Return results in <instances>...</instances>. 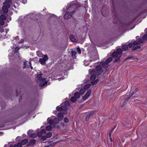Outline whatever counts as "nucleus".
<instances>
[{
    "label": "nucleus",
    "instance_id": "nucleus-17",
    "mask_svg": "<svg viewBox=\"0 0 147 147\" xmlns=\"http://www.w3.org/2000/svg\"><path fill=\"white\" fill-rule=\"evenodd\" d=\"M112 60V58L111 57H109V58H108L105 61V63H106L108 64Z\"/></svg>",
    "mask_w": 147,
    "mask_h": 147
},
{
    "label": "nucleus",
    "instance_id": "nucleus-20",
    "mask_svg": "<svg viewBox=\"0 0 147 147\" xmlns=\"http://www.w3.org/2000/svg\"><path fill=\"white\" fill-rule=\"evenodd\" d=\"M52 135V134L50 132H49L47 133L46 134V136L47 138H50Z\"/></svg>",
    "mask_w": 147,
    "mask_h": 147
},
{
    "label": "nucleus",
    "instance_id": "nucleus-36",
    "mask_svg": "<svg viewBox=\"0 0 147 147\" xmlns=\"http://www.w3.org/2000/svg\"><path fill=\"white\" fill-rule=\"evenodd\" d=\"M141 47L139 46H137L135 47L134 49H132V50L134 51L138 49H140Z\"/></svg>",
    "mask_w": 147,
    "mask_h": 147
},
{
    "label": "nucleus",
    "instance_id": "nucleus-1",
    "mask_svg": "<svg viewBox=\"0 0 147 147\" xmlns=\"http://www.w3.org/2000/svg\"><path fill=\"white\" fill-rule=\"evenodd\" d=\"M42 74L40 72L39 74H37L36 78V80L38 83H39L40 86H44L47 83L45 79L42 78Z\"/></svg>",
    "mask_w": 147,
    "mask_h": 147
},
{
    "label": "nucleus",
    "instance_id": "nucleus-21",
    "mask_svg": "<svg viewBox=\"0 0 147 147\" xmlns=\"http://www.w3.org/2000/svg\"><path fill=\"white\" fill-rule=\"evenodd\" d=\"M91 84H87L84 86V89H85V90L89 88Z\"/></svg>",
    "mask_w": 147,
    "mask_h": 147
},
{
    "label": "nucleus",
    "instance_id": "nucleus-12",
    "mask_svg": "<svg viewBox=\"0 0 147 147\" xmlns=\"http://www.w3.org/2000/svg\"><path fill=\"white\" fill-rule=\"evenodd\" d=\"M5 1L3 3V4L7 5H11V4L12 3V0H5Z\"/></svg>",
    "mask_w": 147,
    "mask_h": 147
},
{
    "label": "nucleus",
    "instance_id": "nucleus-56",
    "mask_svg": "<svg viewBox=\"0 0 147 147\" xmlns=\"http://www.w3.org/2000/svg\"><path fill=\"white\" fill-rule=\"evenodd\" d=\"M74 13H75V11H73L72 12H71L70 13L72 14V13L73 14Z\"/></svg>",
    "mask_w": 147,
    "mask_h": 147
},
{
    "label": "nucleus",
    "instance_id": "nucleus-44",
    "mask_svg": "<svg viewBox=\"0 0 147 147\" xmlns=\"http://www.w3.org/2000/svg\"><path fill=\"white\" fill-rule=\"evenodd\" d=\"M138 88H136L135 90L132 92V93H131L133 95L134 94H135L136 92H137L138 91Z\"/></svg>",
    "mask_w": 147,
    "mask_h": 147
},
{
    "label": "nucleus",
    "instance_id": "nucleus-5",
    "mask_svg": "<svg viewBox=\"0 0 147 147\" xmlns=\"http://www.w3.org/2000/svg\"><path fill=\"white\" fill-rule=\"evenodd\" d=\"M42 58H40L39 59V62L43 65L46 64V61L48 60V58L47 55H43Z\"/></svg>",
    "mask_w": 147,
    "mask_h": 147
},
{
    "label": "nucleus",
    "instance_id": "nucleus-49",
    "mask_svg": "<svg viewBox=\"0 0 147 147\" xmlns=\"http://www.w3.org/2000/svg\"><path fill=\"white\" fill-rule=\"evenodd\" d=\"M129 99H130L128 97L126 98H125L124 101H125L126 102Z\"/></svg>",
    "mask_w": 147,
    "mask_h": 147
},
{
    "label": "nucleus",
    "instance_id": "nucleus-42",
    "mask_svg": "<svg viewBox=\"0 0 147 147\" xmlns=\"http://www.w3.org/2000/svg\"><path fill=\"white\" fill-rule=\"evenodd\" d=\"M40 132L43 134H45L46 133V131L45 129H42L41 130Z\"/></svg>",
    "mask_w": 147,
    "mask_h": 147
},
{
    "label": "nucleus",
    "instance_id": "nucleus-10",
    "mask_svg": "<svg viewBox=\"0 0 147 147\" xmlns=\"http://www.w3.org/2000/svg\"><path fill=\"white\" fill-rule=\"evenodd\" d=\"M72 16L70 13L66 12L64 16V18L65 19H68L71 18Z\"/></svg>",
    "mask_w": 147,
    "mask_h": 147
},
{
    "label": "nucleus",
    "instance_id": "nucleus-58",
    "mask_svg": "<svg viewBox=\"0 0 147 147\" xmlns=\"http://www.w3.org/2000/svg\"><path fill=\"white\" fill-rule=\"evenodd\" d=\"M63 114H67V113H66V112H64L63 113Z\"/></svg>",
    "mask_w": 147,
    "mask_h": 147
},
{
    "label": "nucleus",
    "instance_id": "nucleus-15",
    "mask_svg": "<svg viewBox=\"0 0 147 147\" xmlns=\"http://www.w3.org/2000/svg\"><path fill=\"white\" fill-rule=\"evenodd\" d=\"M28 142V140L27 139H25L23 140L21 143L22 145H24L27 143Z\"/></svg>",
    "mask_w": 147,
    "mask_h": 147
},
{
    "label": "nucleus",
    "instance_id": "nucleus-45",
    "mask_svg": "<svg viewBox=\"0 0 147 147\" xmlns=\"http://www.w3.org/2000/svg\"><path fill=\"white\" fill-rule=\"evenodd\" d=\"M138 41L140 43H143V40L141 38H139L138 39Z\"/></svg>",
    "mask_w": 147,
    "mask_h": 147
},
{
    "label": "nucleus",
    "instance_id": "nucleus-34",
    "mask_svg": "<svg viewBox=\"0 0 147 147\" xmlns=\"http://www.w3.org/2000/svg\"><path fill=\"white\" fill-rule=\"evenodd\" d=\"M36 142V141L35 140L33 139V140H31L30 141V144H31L33 145L34 144H35Z\"/></svg>",
    "mask_w": 147,
    "mask_h": 147
},
{
    "label": "nucleus",
    "instance_id": "nucleus-57",
    "mask_svg": "<svg viewBox=\"0 0 147 147\" xmlns=\"http://www.w3.org/2000/svg\"><path fill=\"white\" fill-rule=\"evenodd\" d=\"M110 138V140L111 141V142H112V140L111 137V138Z\"/></svg>",
    "mask_w": 147,
    "mask_h": 147
},
{
    "label": "nucleus",
    "instance_id": "nucleus-51",
    "mask_svg": "<svg viewBox=\"0 0 147 147\" xmlns=\"http://www.w3.org/2000/svg\"><path fill=\"white\" fill-rule=\"evenodd\" d=\"M24 42V40H23L22 39L19 42V43H23Z\"/></svg>",
    "mask_w": 147,
    "mask_h": 147
},
{
    "label": "nucleus",
    "instance_id": "nucleus-54",
    "mask_svg": "<svg viewBox=\"0 0 147 147\" xmlns=\"http://www.w3.org/2000/svg\"><path fill=\"white\" fill-rule=\"evenodd\" d=\"M132 57H127L126 58L125 60L124 61H125L126 60L128 59H130V58H131Z\"/></svg>",
    "mask_w": 147,
    "mask_h": 147
},
{
    "label": "nucleus",
    "instance_id": "nucleus-27",
    "mask_svg": "<svg viewBox=\"0 0 147 147\" xmlns=\"http://www.w3.org/2000/svg\"><path fill=\"white\" fill-rule=\"evenodd\" d=\"M102 66L103 67L106 68L108 67L109 64H108L105 62L102 64Z\"/></svg>",
    "mask_w": 147,
    "mask_h": 147
},
{
    "label": "nucleus",
    "instance_id": "nucleus-33",
    "mask_svg": "<svg viewBox=\"0 0 147 147\" xmlns=\"http://www.w3.org/2000/svg\"><path fill=\"white\" fill-rule=\"evenodd\" d=\"M22 145L21 143H18L17 145H15V147H22Z\"/></svg>",
    "mask_w": 147,
    "mask_h": 147
},
{
    "label": "nucleus",
    "instance_id": "nucleus-16",
    "mask_svg": "<svg viewBox=\"0 0 147 147\" xmlns=\"http://www.w3.org/2000/svg\"><path fill=\"white\" fill-rule=\"evenodd\" d=\"M74 96L77 98V99H78L80 98V93L78 92H76L74 94Z\"/></svg>",
    "mask_w": 147,
    "mask_h": 147
},
{
    "label": "nucleus",
    "instance_id": "nucleus-37",
    "mask_svg": "<svg viewBox=\"0 0 147 147\" xmlns=\"http://www.w3.org/2000/svg\"><path fill=\"white\" fill-rule=\"evenodd\" d=\"M134 44V45L135 46L136 45H137L139 44V43L138 42V41H134L133 42Z\"/></svg>",
    "mask_w": 147,
    "mask_h": 147
},
{
    "label": "nucleus",
    "instance_id": "nucleus-31",
    "mask_svg": "<svg viewBox=\"0 0 147 147\" xmlns=\"http://www.w3.org/2000/svg\"><path fill=\"white\" fill-rule=\"evenodd\" d=\"M64 105L66 106L67 107L69 106V103L68 101H65L64 102Z\"/></svg>",
    "mask_w": 147,
    "mask_h": 147
},
{
    "label": "nucleus",
    "instance_id": "nucleus-38",
    "mask_svg": "<svg viewBox=\"0 0 147 147\" xmlns=\"http://www.w3.org/2000/svg\"><path fill=\"white\" fill-rule=\"evenodd\" d=\"M4 20L2 19H0V25H3L4 24Z\"/></svg>",
    "mask_w": 147,
    "mask_h": 147
},
{
    "label": "nucleus",
    "instance_id": "nucleus-29",
    "mask_svg": "<svg viewBox=\"0 0 147 147\" xmlns=\"http://www.w3.org/2000/svg\"><path fill=\"white\" fill-rule=\"evenodd\" d=\"M33 132V130H30L27 132L28 135L30 136Z\"/></svg>",
    "mask_w": 147,
    "mask_h": 147
},
{
    "label": "nucleus",
    "instance_id": "nucleus-24",
    "mask_svg": "<svg viewBox=\"0 0 147 147\" xmlns=\"http://www.w3.org/2000/svg\"><path fill=\"white\" fill-rule=\"evenodd\" d=\"M77 98L75 96L72 97L71 98V101L73 102H75Z\"/></svg>",
    "mask_w": 147,
    "mask_h": 147
},
{
    "label": "nucleus",
    "instance_id": "nucleus-26",
    "mask_svg": "<svg viewBox=\"0 0 147 147\" xmlns=\"http://www.w3.org/2000/svg\"><path fill=\"white\" fill-rule=\"evenodd\" d=\"M128 46L129 48H134L135 47V46L133 43H131L129 44L128 45Z\"/></svg>",
    "mask_w": 147,
    "mask_h": 147
},
{
    "label": "nucleus",
    "instance_id": "nucleus-9",
    "mask_svg": "<svg viewBox=\"0 0 147 147\" xmlns=\"http://www.w3.org/2000/svg\"><path fill=\"white\" fill-rule=\"evenodd\" d=\"M69 38L72 41L74 42H76L78 40L77 37L72 34L69 36Z\"/></svg>",
    "mask_w": 147,
    "mask_h": 147
},
{
    "label": "nucleus",
    "instance_id": "nucleus-3",
    "mask_svg": "<svg viewBox=\"0 0 147 147\" xmlns=\"http://www.w3.org/2000/svg\"><path fill=\"white\" fill-rule=\"evenodd\" d=\"M122 52V51L121 49H118L116 51H114L113 54L112 56L113 58H116L114 61L117 62L119 61V58L121 57V54Z\"/></svg>",
    "mask_w": 147,
    "mask_h": 147
},
{
    "label": "nucleus",
    "instance_id": "nucleus-61",
    "mask_svg": "<svg viewBox=\"0 0 147 147\" xmlns=\"http://www.w3.org/2000/svg\"><path fill=\"white\" fill-rule=\"evenodd\" d=\"M13 147V146L12 145H11L10 146V147Z\"/></svg>",
    "mask_w": 147,
    "mask_h": 147
},
{
    "label": "nucleus",
    "instance_id": "nucleus-23",
    "mask_svg": "<svg viewBox=\"0 0 147 147\" xmlns=\"http://www.w3.org/2000/svg\"><path fill=\"white\" fill-rule=\"evenodd\" d=\"M52 128L51 126L48 125L46 127V129L48 131H50L51 130Z\"/></svg>",
    "mask_w": 147,
    "mask_h": 147
},
{
    "label": "nucleus",
    "instance_id": "nucleus-7",
    "mask_svg": "<svg viewBox=\"0 0 147 147\" xmlns=\"http://www.w3.org/2000/svg\"><path fill=\"white\" fill-rule=\"evenodd\" d=\"M56 109L58 111H61L62 110L65 111L67 110L68 109L67 107L64 105V106H62L61 107H56Z\"/></svg>",
    "mask_w": 147,
    "mask_h": 147
},
{
    "label": "nucleus",
    "instance_id": "nucleus-52",
    "mask_svg": "<svg viewBox=\"0 0 147 147\" xmlns=\"http://www.w3.org/2000/svg\"><path fill=\"white\" fill-rule=\"evenodd\" d=\"M40 51H38L36 52V53L39 56H40L39 55L40 54Z\"/></svg>",
    "mask_w": 147,
    "mask_h": 147
},
{
    "label": "nucleus",
    "instance_id": "nucleus-8",
    "mask_svg": "<svg viewBox=\"0 0 147 147\" xmlns=\"http://www.w3.org/2000/svg\"><path fill=\"white\" fill-rule=\"evenodd\" d=\"M94 111H92L90 113H88L87 115L86 118V121H88L91 116L94 114Z\"/></svg>",
    "mask_w": 147,
    "mask_h": 147
},
{
    "label": "nucleus",
    "instance_id": "nucleus-43",
    "mask_svg": "<svg viewBox=\"0 0 147 147\" xmlns=\"http://www.w3.org/2000/svg\"><path fill=\"white\" fill-rule=\"evenodd\" d=\"M20 48L21 47L19 48L17 47H16L15 49V52L16 53L19 50Z\"/></svg>",
    "mask_w": 147,
    "mask_h": 147
},
{
    "label": "nucleus",
    "instance_id": "nucleus-41",
    "mask_svg": "<svg viewBox=\"0 0 147 147\" xmlns=\"http://www.w3.org/2000/svg\"><path fill=\"white\" fill-rule=\"evenodd\" d=\"M47 138L46 136H42L41 139L42 140L45 141L47 139Z\"/></svg>",
    "mask_w": 147,
    "mask_h": 147
},
{
    "label": "nucleus",
    "instance_id": "nucleus-53",
    "mask_svg": "<svg viewBox=\"0 0 147 147\" xmlns=\"http://www.w3.org/2000/svg\"><path fill=\"white\" fill-rule=\"evenodd\" d=\"M133 95V94H132L131 93L129 95V96H128V97L129 98H130Z\"/></svg>",
    "mask_w": 147,
    "mask_h": 147
},
{
    "label": "nucleus",
    "instance_id": "nucleus-18",
    "mask_svg": "<svg viewBox=\"0 0 147 147\" xmlns=\"http://www.w3.org/2000/svg\"><path fill=\"white\" fill-rule=\"evenodd\" d=\"M122 48L123 51H125L127 50L128 47L127 45H123L122 46Z\"/></svg>",
    "mask_w": 147,
    "mask_h": 147
},
{
    "label": "nucleus",
    "instance_id": "nucleus-14",
    "mask_svg": "<svg viewBox=\"0 0 147 147\" xmlns=\"http://www.w3.org/2000/svg\"><path fill=\"white\" fill-rule=\"evenodd\" d=\"M28 61L26 60H24L23 61V69L26 68H29V66L27 65Z\"/></svg>",
    "mask_w": 147,
    "mask_h": 147
},
{
    "label": "nucleus",
    "instance_id": "nucleus-46",
    "mask_svg": "<svg viewBox=\"0 0 147 147\" xmlns=\"http://www.w3.org/2000/svg\"><path fill=\"white\" fill-rule=\"evenodd\" d=\"M77 50L78 53L79 54H80L81 53V51L79 47H78L77 48Z\"/></svg>",
    "mask_w": 147,
    "mask_h": 147
},
{
    "label": "nucleus",
    "instance_id": "nucleus-60",
    "mask_svg": "<svg viewBox=\"0 0 147 147\" xmlns=\"http://www.w3.org/2000/svg\"><path fill=\"white\" fill-rule=\"evenodd\" d=\"M85 65H88V64H85Z\"/></svg>",
    "mask_w": 147,
    "mask_h": 147
},
{
    "label": "nucleus",
    "instance_id": "nucleus-28",
    "mask_svg": "<svg viewBox=\"0 0 147 147\" xmlns=\"http://www.w3.org/2000/svg\"><path fill=\"white\" fill-rule=\"evenodd\" d=\"M89 96H88V95H87V94H86L83 97V99L84 100H86L88 98Z\"/></svg>",
    "mask_w": 147,
    "mask_h": 147
},
{
    "label": "nucleus",
    "instance_id": "nucleus-13",
    "mask_svg": "<svg viewBox=\"0 0 147 147\" xmlns=\"http://www.w3.org/2000/svg\"><path fill=\"white\" fill-rule=\"evenodd\" d=\"M77 53L75 51L72 50L71 51V57L73 59H75L76 58V55Z\"/></svg>",
    "mask_w": 147,
    "mask_h": 147
},
{
    "label": "nucleus",
    "instance_id": "nucleus-39",
    "mask_svg": "<svg viewBox=\"0 0 147 147\" xmlns=\"http://www.w3.org/2000/svg\"><path fill=\"white\" fill-rule=\"evenodd\" d=\"M91 93V90H89L86 93V94L87 95H88V96H90Z\"/></svg>",
    "mask_w": 147,
    "mask_h": 147
},
{
    "label": "nucleus",
    "instance_id": "nucleus-4",
    "mask_svg": "<svg viewBox=\"0 0 147 147\" xmlns=\"http://www.w3.org/2000/svg\"><path fill=\"white\" fill-rule=\"evenodd\" d=\"M47 121L48 123L51 125H55L58 124L60 121L59 119L57 118H55L53 120L50 119L49 118H48Z\"/></svg>",
    "mask_w": 147,
    "mask_h": 147
},
{
    "label": "nucleus",
    "instance_id": "nucleus-50",
    "mask_svg": "<svg viewBox=\"0 0 147 147\" xmlns=\"http://www.w3.org/2000/svg\"><path fill=\"white\" fill-rule=\"evenodd\" d=\"M29 63L30 65V66L31 68V69H33V67H32L31 65V63L30 62H29Z\"/></svg>",
    "mask_w": 147,
    "mask_h": 147
},
{
    "label": "nucleus",
    "instance_id": "nucleus-30",
    "mask_svg": "<svg viewBox=\"0 0 147 147\" xmlns=\"http://www.w3.org/2000/svg\"><path fill=\"white\" fill-rule=\"evenodd\" d=\"M30 136L32 138H34L37 136V135L35 133L32 134Z\"/></svg>",
    "mask_w": 147,
    "mask_h": 147
},
{
    "label": "nucleus",
    "instance_id": "nucleus-25",
    "mask_svg": "<svg viewBox=\"0 0 147 147\" xmlns=\"http://www.w3.org/2000/svg\"><path fill=\"white\" fill-rule=\"evenodd\" d=\"M99 81V80L97 79L95 81H92L91 82V83L92 85H94Z\"/></svg>",
    "mask_w": 147,
    "mask_h": 147
},
{
    "label": "nucleus",
    "instance_id": "nucleus-2",
    "mask_svg": "<svg viewBox=\"0 0 147 147\" xmlns=\"http://www.w3.org/2000/svg\"><path fill=\"white\" fill-rule=\"evenodd\" d=\"M102 72L103 70H102V67L100 65L96 66V67L95 71L96 74H94L92 75L90 77V80H94L96 78V75L97 76L100 75Z\"/></svg>",
    "mask_w": 147,
    "mask_h": 147
},
{
    "label": "nucleus",
    "instance_id": "nucleus-32",
    "mask_svg": "<svg viewBox=\"0 0 147 147\" xmlns=\"http://www.w3.org/2000/svg\"><path fill=\"white\" fill-rule=\"evenodd\" d=\"M69 120L66 117H65L63 119L64 122L65 123H68L69 122Z\"/></svg>",
    "mask_w": 147,
    "mask_h": 147
},
{
    "label": "nucleus",
    "instance_id": "nucleus-19",
    "mask_svg": "<svg viewBox=\"0 0 147 147\" xmlns=\"http://www.w3.org/2000/svg\"><path fill=\"white\" fill-rule=\"evenodd\" d=\"M6 17L3 14H1L0 16V19L3 20H5L6 19Z\"/></svg>",
    "mask_w": 147,
    "mask_h": 147
},
{
    "label": "nucleus",
    "instance_id": "nucleus-35",
    "mask_svg": "<svg viewBox=\"0 0 147 147\" xmlns=\"http://www.w3.org/2000/svg\"><path fill=\"white\" fill-rule=\"evenodd\" d=\"M142 38L143 40H147V34H144L142 36Z\"/></svg>",
    "mask_w": 147,
    "mask_h": 147
},
{
    "label": "nucleus",
    "instance_id": "nucleus-47",
    "mask_svg": "<svg viewBox=\"0 0 147 147\" xmlns=\"http://www.w3.org/2000/svg\"><path fill=\"white\" fill-rule=\"evenodd\" d=\"M126 104V102L125 101H124L123 102V103L121 105V107H123Z\"/></svg>",
    "mask_w": 147,
    "mask_h": 147
},
{
    "label": "nucleus",
    "instance_id": "nucleus-48",
    "mask_svg": "<svg viewBox=\"0 0 147 147\" xmlns=\"http://www.w3.org/2000/svg\"><path fill=\"white\" fill-rule=\"evenodd\" d=\"M116 126L115 125V126L114 127H113V128L111 129V133H112L113 131L114 130V129H115V128L116 127Z\"/></svg>",
    "mask_w": 147,
    "mask_h": 147
},
{
    "label": "nucleus",
    "instance_id": "nucleus-59",
    "mask_svg": "<svg viewBox=\"0 0 147 147\" xmlns=\"http://www.w3.org/2000/svg\"><path fill=\"white\" fill-rule=\"evenodd\" d=\"M9 20H11V17H9Z\"/></svg>",
    "mask_w": 147,
    "mask_h": 147
},
{
    "label": "nucleus",
    "instance_id": "nucleus-55",
    "mask_svg": "<svg viewBox=\"0 0 147 147\" xmlns=\"http://www.w3.org/2000/svg\"><path fill=\"white\" fill-rule=\"evenodd\" d=\"M111 133H111V131L110 133H109V138H111Z\"/></svg>",
    "mask_w": 147,
    "mask_h": 147
},
{
    "label": "nucleus",
    "instance_id": "nucleus-11",
    "mask_svg": "<svg viewBox=\"0 0 147 147\" xmlns=\"http://www.w3.org/2000/svg\"><path fill=\"white\" fill-rule=\"evenodd\" d=\"M57 116L59 120L61 121L63 120L64 117L63 113L62 112H59L57 114Z\"/></svg>",
    "mask_w": 147,
    "mask_h": 147
},
{
    "label": "nucleus",
    "instance_id": "nucleus-6",
    "mask_svg": "<svg viewBox=\"0 0 147 147\" xmlns=\"http://www.w3.org/2000/svg\"><path fill=\"white\" fill-rule=\"evenodd\" d=\"M3 6L2 7V11L5 13H8L9 11L8 9L10 7V5H8L5 4H3Z\"/></svg>",
    "mask_w": 147,
    "mask_h": 147
},
{
    "label": "nucleus",
    "instance_id": "nucleus-22",
    "mask_svg": "<svg viewBox=\"0 0 147 147\" xmlns=\"http://www.w3.org/2000/svg\"><path fill=\"white\" fill-rule=\"evenodd\" d=\"M85 89H84V88L83 89L81 88L80 90V94H83L85 93Z\"/></svg>",
    "mask_w": 147,
    "mask_h": 147
},
{
    "label": "nucleus",
    "instance_id": "nucleus-40",
    "mask_svg": "<svg viewBox=\"0 0 147 147\" xmlns=\"http://www.w3.org/2000/svg\"><path fill=\"white\" fill-rule=\"evenodd\" d=\"M42 133H41L40 131H38L37 132V135L39 137H41L42 136Z\"/></svg>",
    "mask_w": 147,
    "mask_h": 147
}]
</instances>
